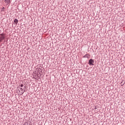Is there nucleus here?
I'll list each match as a JSON object with an SVG mask.
<instances>
[{"instance_id":"f257e3e1","label":"nucleus","mask_w":125,"mask_h":125,"mask_svg":"<svg viewBox=\"0 0 125 125\" xmlns=\"http://www.w3.org/2000/svg\"><path fill=\"white\" fill-rule=\"evenodd\" d=\"M5 36H4V34H0V42H1L3 40H4Z\"/></svg>"},{"instance_id":"f03ea898","label":"nucleus","mask_w":125,"mask_h":125,"mask_svg":"<svg viewBox=\"0 0 125 125\" xmlns=\"http://www.w3.org/2000/svg\"><path fill=\"white\" fill-rule=\"evenodd\" d=\"M93 63H94V61L92 59H90L89 61V65H93Z\"/></svg>"},{"instance_id":"7ed1b4c3","label":"nucleus","mask_w":125,"mask_h":125,"mask_svg":"<svg viewBox=\"0 0 125 125\" xmlns=\"http://www.w3.org/2000/svg\"><path fill=\"white\" fill-rule=\"evenodd\" d=\"M14 22L15 23H16V24H18V20L15 19L14 20Z\"/></svg>"},{"instance_id":"20e7f679","label":"nucleus","mask_w":125,"mask_h":125,"mask_svg":"<svg viewBox=\"0 0 125 125\" xmlns=\"http://www.w3.org/2000/svg\"><path fill=\"white\" fill-rule=\"evenodd\" d=\"M5 2H6V3H9L10 1L9 0H5Z\"/></svg>"},{"instance_id":"39448f33","label":"nucleus","mask_w":125,"mask_h":125,"mask_svg":"<svg viewBox=\"0 0 125 125\" xmlns=\"http://www.w3.org/2000/svg\"><path fill=\"white\" fill-rule=\"evenodd\" d=\"M84 57L88 58L89 57V55H85V56H84Z\"/></svg>"},{"instance_id":"423d86ee","label":"nucleus","mask_w":125,"mask_h":125,"mask_svg":"<svg viewBox=\"0 0 125 125\" xmlns=\"http://www.w3.org/2000/svg\"><path fill=\"white\" fill-rule=\"evenodd\" d=\"M21 87H23L24 86V85H23V84H21Z\"/></svg>"},{"instance_id":"0eeeda50","label":"nucleus","mask_w":125,"mask_h":125,"mask_svg":"<svg viewBox=\"0 0 125 125\" xmlns=\"http://www.w3.org/2000/svg\"><path fill=\"white\" fill-rule=\"evenodd\" d=\"M21 90H23V89L22 88H21Z\"/></svg>"},{"instance_id":"6e6552de","label":"nucleus","mask_w":125,"mask_h":125,"mask_svg":"<svg viewBox=\"0 0 125 125\" xmlns=\"http://www.w3.org/2000/svg\"><path fill=\"white\" fill-rule=\"evenodd\" d=\"M95 109H96V107H95Z\"/></svg>"}]
</instances>
